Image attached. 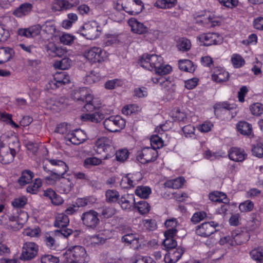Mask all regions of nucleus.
I'll return each mask as SVG.
<instances>
[{"mask_svg":"<svg viewBox=\"0 0 263 263\" xmlns=\"http://www.w3.org/2000/svg\"><path fill=\"white\" fill-rule=\"evenodd\" d=\"M197 40L201 43L200 45L204 46L220 44L222 42L217 33L212 32L201 34L197 37Z\"/></svg>","mask_w":263,"mask_h":263,"instance_id":"obj_11","label":"nucleus"},{"mask_svg":"<svg viewBox=\"0 0 263 263\" xmlns=\"http://www.w3.org/2000/svg\"><path fill=\"white\" fill-rule=\"evenodd\" d=\"M178 66L181 70L189 72H193L195 69L193 62L189 60H179L178 61Z\"/></svg>","mask_w":263,"mask_h":263,"instance_id":"obj_32","label":"nucleus"},{"mask_svg":"<svg viewBox=\"0 0 263 263\" xmlns=\"http://www.w3.org/2000/svg\"><path fill=\"white\" fill-rule=\"evenodd\" d=\"M134 208L137 209L141 214H145L149 212L151 206L146 201L141 200L135 203Z\"/></svg>","mask_w":263,"mask_h":263,"instance_id":"obj_40","label":"nucleus"},{"mask_svg":"<svg viewBox=\"0 0 263 263\" xmlns=\"http://www.w3.org/2000/svg\"><path fill=\"white\" fill-rule=\"evenodd\" d=\"M54 78L60 86L68 84L70 82L69 76L65 72L59 73L56 74Z\"/></svg>","mask_w":263,"mask_h":263,"instance_id":"obj_46","label":"nucleus"},{"mask_svg":"<svg viewBox=\"0 0 263 263\" xmlns=\"http://www.w3.org/2000/svg\"><path fill=\"white\" fill-rule=\"evenodd\" d=\"M70 125L66 123H63L58 125L55 130L56 133L61 134H67Z\"/></svg>","mask_w":263,"mask_h":263,"instance_id":"obj_63","label":"nucleus"},{"mask_svg":"<svg viewBox=\"0 0 263 263\" xmlns=\"http://www.w3.org/2000/svg\"><path fill=\"white\" fill-rule=\"evenodd\" d=\"M14 53L13 50L9 47H2L0 48V64L8 61Z\"/></svg>","mask_w":263,"mask_h":263,"instance_id":"obj_31","label":"nucleus"},{"mask_svg":"<svg viewBox=\"0 0 263 263\" xmlns=\"http://www.w3.org/2000/svg\"><path fill=\"white\" fill-rule=\"evenodd\" d=\"M111 141L107 137H102L97 140L95 143L96 151L98 153L107 151V149H111Z\"/></svg>","mask_w":263,"mask_h":263,"instance_id":"obj_23","label":"nucleus"},{"mask_svg":"<svg viewBox=\"0 0 263 263\" xmlns=\"http://www.w3.org/2000/svg\"><path fill=\"white\" fill-rule=\"evenodd\" d=\"M206 217V214L203 211L195 213L191 218V221L194 224L199 223Z\"/></svg>","mask_w":263,"mask_h":263,"instance_id":"obj_58","label":"nucleus"},{"mask_svg":"<svg viewBox=\"0 0 263 263\" xmlns=\"http://www.w3.org/2000/svg\"><path fill=\"white\" fill-rule=\"evenodd\" d=\"M218 226V223L214 221L206 222L196 227L197 235L203 237H208L215 231V228Z\"/></svg>","mask_w":263,"mask_h":263,"instance_id":"obj_13","label":"nucleus"},{"mask_svg":"<svg viewBox=\"0 0 263 263\" xmlns=\"http://www.w3.org/2000/svg\"><path fill=\"white\" fill-rule=\"evenodd\" d=\"M99 214L95 210H90L84 212L81 216V220L87 228L95 229L100 223Z\"/></svg>","mask_w":263,"mask_h":263,"instance_id":"obj_9","label":"nucleus"},{"mask_svg":"<svg viewBox=\"0 0 263 263\" xmlns=\"http://www.w3.org/2000/svg\"><path fill=\"white\" fill-rule=\"evenodd\" d=\"M129 152L126 149H120L116 153V160L118 161L124 162L128 157Z\"/></svg>","mask_w":263,"mask_h":263,"instance_id":"obj_56","label":"nucleus"},{"mask_svg":"<svg viewBox=\"0 0 263 263\" xmlns=\"http://www.w3.org/2000/svg\"><path fill=\"white\" fill-rule=\"evenodd\" d=\"M69 223V219L67 215L64 213H61L55 217L54 226L60 228L55 231L57 235H63L65 238H68L71 235L73 231L71 229L67 228Z\"/></svg>","mask_w":263,"mask_h":263,"instance_id":"obj_3","label":"nucleus"},{"mask_svg":"<svg viewBox=\"0 0 263 263\" xmlns=\"http://www.w3.org/2000/svg\"><path fill=\"white\" fill-rule=\"evenodd\" d=\"M152 81L155 84H159L165 91L170 93L175 91L176 86L173 78L170 77H158L152 78Z\"/></svg>","mask_w":263,"mask_h":263,"instance_id":"obj_14","label":"nucleus"},{"mask_svg":"<svg viewBox=\"0 0 263 263\" xmlns=\"http://www.w3.org/2000/svg\"><path fill=\"white\" fill-rule=\"evenodd\" d=\"M79 3V0H54L51 9L54 12L63 11L76 6Z\"/></svg>","mask_w":263,"mask_h":263,"instance_id":"obj_15","label":"nucleus"},{"mask_svg":"<svg viewBox=\"0 0 263 263\" xmlns=\"http://www.w3.org/2000/svg\"><path fill=\"white\" fill-rule=\"evenodd\" d=\"M139 235L135 233L130 232V230H127L125 234L121 237V241L125 245H136L138 246L139 243Z\"/></svg>","mask_w":263,"mask_h":263,"instance_id":"obj_25","label":"nucleus"},{"mask_svg":"<svg viewBox=\"0 0 263 263\" xmlns=\"http://www.w3.org/2000/svg\"><path fill=\"white\" fill-rule=\"evenodd\" d=\"M135 194L143 199H146L151 194V189L146 186H138L137 187L135 191Z\"/></svg>","mask_w":263,"mask_h":263,"instance_id":"obj_35","label":"nucleus"},{"mask_svg":"<svg viewBox=\"0 0 263 263\" xmlns=\"http://www.w3.org/2000/svg\"><path fill=\"white\" fill-rule=\"evenodd\" d=\"M135 200L132 195L122 196L119 199L118 203L123 210L130 211L134 208Z\"/></svg>","mask_w":263,"mask_h":263,"instance_id":"obj_21","label":"nucleus"},{"mask_svg":"<svg viewBox=\"0 0 263 263\" xmlns=\"http://www.w3.org/2000/svg\"><path fill=\"white\" fill-rule=\"evenodd\" d=\"M74 37L69 34L64 33L60 37V41L65 45H70L73 42Z\"/></svg>","mask_w":263,"mask_h":263,"instance_id":"obj_61","label":"nucleus"},{"mask_svg":"<svg viewBox=\"0 0 263 263\" xmlns=\"http://www.w3.org/2000/svg\"><path fill=\"white\" fill-rule=\"evenodd\" d=\"M253 154L258 158L263 157V144L261 143L254 145L252 149Z\"/></svg>","mask_w":263,"mask_h":263,"instance_id":"obj_60","label":"nucleus"},{"mask_svg":"<svg viewBox=\"0 0 263 263\" xmlns=\"http://www.w3.org/2000/svg\"><path fill=\"white\" fill-rule=\"evenodd\" d=\"M151 145L152 148H160L163 146V140L157 135L152 136L151 138Z\"/></svg>","mask_w":263,"mask_h":263,"instance_id":"obj_53","label":"nucleus"},{"mask_svg":"<svg viewBox=\"0 0 263 263\" xmlns=\"http://www.w3.org/2000/svg\"><path fill=\"white\" fill-rule=\"evenodd\" d=\"M251 221H250L248 224L250 227L251 230H254L258 228L260 225V217L259 216L255 215L252 218Z\"/></svg>","mask_w":263,"mask_h":263,"instance_id":"obj_62","label":"nucleus"},{"mask_svg":"<svg viewBox=\"0 0 263 263\" xmlns=\"http://www.w3.org/2000/svg\"><path fill=\"white\" fill-rule=\"evenodd\" d=\"M101 77L99 74L93 71H91L85 78V82L88 84H91L98 82L100 80Z\"/></svg>","mask_w":263,"mask_h":263,"instance_id":"obj_43","label":"nucleus"},{"mask_svg":"<svg viewBox=\"0 0 263 263\" xmlns=\"http://www.w3.org/2000/svg\"><path fill=\"white\" fill-rule=\"evenodd\" d=\"M229 73L225 71L219 72L212 75V79L217 82L221 83L226 82L228 80Z\"/></svg>","mask_w":263,"mask_h":263,"instance_id":"obj_44","label":"nucleus"},{"mask_svg":"<svg viewBox=\"0 0 263 263\" xmlns=\"http://www.w3.org/2000/svg\"><path fill=\"white\" fill-rule=\"evenodd\" d=\"M105 118V115L102 111L93 113L85 114L82 116L81 119L84 121H89L93 123L100 122Z\"/></svg>","mask_w":263,"mask_h":263,"instance_id":"obj_27","label":"nucleus"},{"mask_svg":"<svg viewBox=\"0 0 263 263\" xmlns=\"http://www.w3.org/2000/svg\"><path fill=\"white\" fill-rule=\"evenodd\" d=\"M32 5L30 3H23L21 4L13 12V14L17 17L28 14L32 10Z\"/></svg>","mask_w":263,"mask_h":263,"instance_id":"obj_28","label":"nucleus"},{"mask_svg":"<svg viewBox=\"0 0 263 263\" xmlns=\"http://www.w3.org/2000/svg\"><path fill=\"white\" fill-rule=\"evenodd\" d=\"M28 216L26 212L21 210L15 209L13 210V214L9 216L7 221H17L26 222L27 220Z\"/></svg>","mask_w":263,"mask_h":263,"instance_id":"obj_29","label":"nucleus"},{"mask_svg":"<svg viewBox=\"0 0 263 263\" xmlns=\"http://www.w3.org/2000/svg\"><path fill=\"white\" fill-rule=\"evenodd\" d=\"M106 200L107 202L111 203L119 201V194L116 190H108L106 192Z\"/></svg>","mask_w":263,"mask_h":263,"instance_id":"obj_42","label":"nucleus"},{"mask_svg":"<svg viewBox=\"0 0 263 263\" xmlns=\"http://www.w3.org/2000/svg\"><path fill=\"white\" fill-rule=\"evenodd\" d=\"M27 199L24 197H20L14 199L11 202L12 205L13 207L16 208H23L25 205L27 203Z\"/></svg>","mask_w":263,"mask_h":263,"instance_id":"obj_57","label":"nucleus"},{"mask_svg":"<svg viewBox=\"0 0 263 263\" xmlns=\"http://www.w3.org/2000/svg\"><path fill=\"white\" fill-rule=\"evenodd\" d=\"M42 181L40 179H36L33 183L30 184L27 187L26 191L28 193L32 194H36L38 189L41 186Z\"/></svg>","mask_w":263,"mask_h":263,"instance_id":"obj_47","label":"nucleus"},{"mask_svg":"<svg viewBox=\"0 0 263 263\" xmlns=\"http://www.w3.org/2000/svg\"><path fill=\"white\" fill-rule=\"evenodd\" d=\"M163 244L168 251H173L177 246V241L173 238H165Z\"/></svg>","mask_w":263,"mask_h":263,"instance_id":"obj_51","label":"nucleus"},{"mask_svg":"<svg viewBox=\"0 0 263 263\" xmlns=\"http://www.w3.org/2000/svg\"><path fill=\"white\" fill-rule=\"evenodd\" d=\"M163 59L156 54H144L139 60L140 65L147 69L152 70L161 66Z\"/></svg>","mask_w":263,"mask_h":263,"instance_id":"obj_4","label":"nucleus"},{"mask_svg":"<svg viewBox=\"0 0 263 263\" xmlns=\"http://www.w3.org/2000/svg\"><path fill=\"white\" fill-rule=\"evenodd\" d=\"M177 47L180 51H187L191 49V43L187 39L181 37L177 41Z\"/></svg>","mask_w":263,"mask_h":263,"instance_id":"obj_37","label":"nucleus"},{"mask_svg":"<svg viewBox=\"0 0 263 263\" xmlns=\"http://www.w3.org/2000/svg\"><path fill=\"white\" fill-rule=\"evenodd\" d=\"M67 141L74 145H78L84 141L85 136L81 129H76L69 132L65 137Z\"/></svg>","mask_w":263,"mask_h":263,"instance_id":"obj_19","label":"nucleus"},{"mask_svg":"<svg viewBox=\"0 0 263 263\" xmlns=\"http://www.w3.org/2000/svg\"><path fill=\"white\" fill-rule=\"evenodd\" d=\"M41 230L39 228L33 229H27L24 232V234L30 237H37L40 235Z\"/></svg>","mask_w":263,"mask_h":263,"instance_id":"obj_64","label":"nucleus"},{"mask_svg":"<svg viewBox=\"0 0 263 263\" xmlns=\"http://www.w3.org/2000/svg\"><path fill=\"white\" fill-rule=\"evenodd\" d=\"M231 61L235 68L241 67L245 63V61L242 57L237 54L233 55Z\"/></svg>","mask_w":263,"mask_h":263,"instance_id":"obj_49","label":"nucleus"},{"mask_svg":"<svg viewBox=\"0 0 263 263\" xmlns=\"http://www.w3.org/2000/svg\"><path fill=\"white\" fill-rule=\"evenodd\" d=\"M177 0H157L154 6L159 8L166 9L174 6Z\"/></svg>","mask_w":263,"mask_h":263,"instance_id":"obj_41","label":"nucleus"},{"mask_svg":"<svg viewBox=\"0 0 263 263\" xmlns=\"http://www.w3.org/2000/svg\"><path fill=\"white\" fill-rule=\"evenodd\" d=\"M125 121L119 116H112L105 119L104 127L110 132H118L125 126Z\"/></svg>","mask_w":263,"mask_h":263,"instance_id":"obj_5","label":"nucleus"},{"mask_svg":"<svg viewBox=\"0 0 263 263\" xmlns=\"http://www.w3.org/2000/svg\"><path fill=\"white\" fill-rule=\"evenodd\" d=\"M59 258L50 254H46L41 257V263H59Z\"/></svg>","mask_w":263,"mask_h":263,"instance_id":"obj_50","label":"nucleus"},{"mask_svg":"<svg viewBox=\"0 0 263 263\" xmlns=\"http://www.w3.org/2000/svg\"><path fill=\"white\" fill-rule=\"evenodd\" d=\"M123 9L130 15L140 13L144 8V4L141 0H128L127 4L122 6Z\"/></svg>","mask_w":263,"mask_h":263,"instance_id":"obj_16","label":"nucleus"},{"mask_svg":"<svg viewBox=\"0 0 263 263\" xmlns=\"http://www.w3.org/2000/svg\"><path fill=\"white\" fill-rule=\"evenodd\" d=\"M254 203L250 200H246L239 204V209L242 212H250L253 210Z\"/></svg>","mask_w":263,"mask_h":263,"instance_id":"obj_52","label":"nucleus"},{"mask_svg":"<svg viewBox=\"0 0 263 263\" xmlns=\"http://www.w3.org/2000/svg\"><path fill=\"white\" fill-rule=\"evenodd\" d=\"M49 162L51 164L57 166L58 167L51 171V176L53 179L57 180L58 178L63 177L62 176L68 171V167L66 163L61 160L57 159H50Z\"/></svg>","mask_w":263,"mask_h":263,"instance_id":"obj_17","label":"nucleus"},{"mask_svg":"<svg viewBox=\"0 0 263 263\" xmlns=\"http://www.w3.org/2000/svg\"><path fill=\"white\" fill-rule=\"evenodd\" d=\"M115 214V210L112 208L106 207L101 210L100 216L101 218H109Z\"/></svg>","mask_w":263,"mask_h":263,"instance_id":"obj_59","label":"nucleus"},{"mask_svg":"<svg viewBox=\"0 0 263 263\" xmlns=\"http://www.w3.org/2000/svg\"><path fill=\"white\" fill-rule=\"evenodd\" d=\"M57 179L59 181L57 184V188L59 192L61 193H68L73 187V184L70 179L61 177Z\"/></svg>","mask_w":263,"mask_h":263,"instance_id":"obj_24","label":"nucleus"},{"mask_svg":"<svg viewBox=\"0 0 263 263\" xmlns=\"http://www.w3.org/2000/svg\"><path fill=\"white\" fill-rule=\"evenodd\" d=\"M102 162L100 159L96 157H89L85 159L84 161V165L85 167H89L90 166L98 165Z\"/></svg>","mask_w":263,"mask_h":263,"instance_id":"obj_55","label":"nucleus"},{"mask_svg":"<svg viewBox=\"0 0 263 263\" xmlns=\"http://www.w3.org/2000/svg\"><path fill=\"white\" fill-rule=\"evenodd\" d=\"M71 98L78 102L85 103L84 108L87 111H92L99 107V106L95 104L93 96L86 87L74 90L71 93Z\"/></svg>","mask_w":263,"mask_h":263,"instance_id":"obj_1","label":"nucleus"},{"mask_svg":"<svg viewBox=\"0 0 263 263\" xmlns=\"http://www.w3.org/2000/svg\"><path fill=\"white\" fill-rule=\"evenodd\" d=\"M237 130L242 135L249 136L252 132L251 124L246 121H240L236 125Z\"/></svg>","mask_w":263,"mask_h":263,"instance_id":"obj_30","label":"nucleus"},{"mask_svg":"<svg viewBox=\"0 0 263 263\" xmlns=\"http://www.w3.org/2000/svg\"><path fill=\"white\" fill-rule=\"evenodd\" d=\"M16 155L14 147H7L3 142H0V162L3 164H8L12 162Z\"/></svg>","mask_w":263,"mask_h":263,"instance_id":"obj_12","label":"nucleus"},{"mask_svg":"<svg viewBox=\"0 0 263 263\" xmlns=\"http://www.w3.org/2000/svg\"><path fill=\"white\" fill-rule=\"evenodd\" d=\"M155 72L159 77H163L172 71V67L168 65H163V63L161 64V66L159 68H156Z\"/></svg>","mask_w":263,"mask_h":263,"instance_id":"obj_48","label":"nucleus"},{"mask_svg":"<svg viewBox=\"0 0 263 263\" xmlns=\"http://www.w3.org/2000/svg\"><path fill=\"white\" fill-rule=\"evenodd\" d=\"M158 156V152L156 148L146 147L139 152L137 159L141 163L146 164L155 161Z\"/></svg>","mask_w":263,"mask_h":263,"instance_id":"obj_8","label":"nucleus"},{"mask_svg":"<svg viewBox=\"0 0 263 263\" xmlns=\"http://www.w3.org/2000/svg\"><path fill=\"white\" fill-rule=\"evenodd\" d=\"M247 156L243 149L237 147L231 148L229 152V158L234 161L242 162Z\"/></svg>","mask_w":263,"mask_h":263,"instance_id":"obj_22","label":"nucleus"},{"mask_svg":"<svg viewBox=\"0 0 263 263\" xmlns=\"http://www.w3.org/2000/svg\"><path fill=\"white\" fill-rule=\"evenodd\" d=\"M184 181V178L179 177L173 180L167 181L165 182L164 185L168 188L178 189L182 186Z\"/></svg>","mask_w":263,"mask_h":263,"instance_id":"obj_34","label":"nucleus"},{"mask_svg":"<svg viewBox=\"0 0 263 263\" xmlns=\"http://www.w3.org/2000/svg\"><path fill=\"white\" fill-rule=\"evenodd\" d=\"M250 110L253 115L259 116L263 113V104L259 103H254L251 106Z\"/></svg>","mask_w":263,"mask_h":263,"instance_id":"obj_54","label":"nucleus"},{"mask_svg":"<svg viewBox=\"0 0 263 263\" xmlns=\"http://www.w3.org/2000/svg\"><path fill=\"white\" fill-rule=\"evenodd\" d=\"M72 64V61L69 58H64L60 61H57L54 64L55 68L63 70L69 68Z\"/></svg>","mask_w":263,"mask_h":263,"instance_id":"obj_39","label":"nucleus"},{"mask_svg":"<svg viewBox=\"0 0 263 263\" xmlns=\"http://www.w3.org/2000/svg\"><path fill=\"white\" fill-rule=\"evenodd\" d=\"M38 246L33 242H26L23 244L20 259L23 260H30L37 254Z\"/></svg>","mask_w":263,"mask_h":263,"instance_id":"obj_10","label":"nucleus"},{"mask_svg":"<svg viewBox=\"0 0 263 263\" xmlns=\"http://www.w3.org/2000/svg\"><path fill=\"white\" fill-rule=\"evenodd\" d=\"M99 26L96 21L85 23L79 30L80 34L88 40H93L99 36L100 31Z\"/></svg>","mask_w":263,"mask_h":263,"instance_id":"obj_6","label":"nucleus"},{"mask_svg":"<svg viewBox=\"0 0 263 263\" xmlns=\"http://www.w3.org/2000/svg\"><path fill=\"white\" fill-rule=\"evenodd\" d=\"M243 236L242 234L238 233L236 232L231 233V235H228L220 239L219 243L221 245L229 244L231 246L240 245L242 242L241 237Z\"/></svg>","mask_w":263,"mask_h":263,"instance_id":"obj_18","label":"nucleus"},{"mask_svg":"<svg viewBox=\"0 0 263 263\" xmlns=\"http://www.w3.org/2000/svg\"><path fill=\"white\" fill-rule=\"evenodd\" d=\"M34 174L30 170H25L22 172L21 176L18 179V182L21 185H24L30 182Z\"/></svg>","mask_w":263,"mask_h":263,"instance_id":"obj_33","label":"nucleus"},{"mask_svg":"<svg viewBox=\"0 0 263 263\" xmlns=\"http://www.w3.org/2000/svg\"><path fill=\"white\" fill-rule=\"evenodd\" d=\"M234 108V105L230 104L227 102L217 103L214 106V113L216 116L221 114L229 113Z\"/></svg>","mask_w":263,"mask_h":263,"instance_id":"obj_26","label":"nucleus"},{"mask_svg":"<svg viewBox=\"0 0 263 263\" xmlns=\"http://www.w3.org/2000/svg\"><path fill=\"white\" fill-rule=\"evenodd\" d=\"M25 222L17 221H7L5 223H2L6 229L11 231H17L22 228Z\"/></svg>","mask_w":263,"mask_h":263,"instance_id":"obj_38","label":"nucleus"},{"mask_svg":"<svg viewBox=\"0 0 263 263\" xmlns=\"http://www.w3.org/2000/svg\"><path fill=\"white\" fill-rule=\"evenodd\" d=\"M184 250L182 248L178 247L173 249V251H169L170 256V263L176 262L182 256L184 253Z\"/></svg>","mask_w":263,"mask_h":263,"instance_id":"obj_36","label":"nucleus"},{"mask_svg":"<svg viewBox=\"0 0 263 263\" xmlns=\"http://www.w3.org/2000/svg\"><path fill=\"white\" fill-rule=\"evenodd\" d=\"M86 58L90 62L102 63L105 60L107 57L106 52L100 47H93L88 50L85 52Z\"/></svg>","mask_w":263,"mask_h":263,"instance_id":"obj_7","label":"nucleus"},{"mask_svg":"<svg viewBox=\"0 0 263 263\" xmlns=\"http://www.w3.org/2000/svg\"><path fill=\"white\" fill-rule=\"evenodd\" d=\"M252 258L258 261L260 263H263V248H258L250 252Z\"/></svg>","mask_w":263,"mask_h":263,"instance_id":"obj_45","label":"nucleus"},{"mask_svg":"<svg viewBox=\"0 0 263 263\" xmlns=\"http://www.w3.org/2000/svg\"><path fill=\"white\" fill-rule=\"evenodd\" d=\"M128 23L131 27L132 31L134 33L144 34L148 31V29L146 26L134 18H130Z\"/></svg>","mask_w":263,"mask_h":263,"instance_id":"obj_20","label":"nucleus"},{"mask_svg":"<svg viewBox=\"0 0 263 263\" xmlns=\"http://www.w3.org/2000/svg\"><path fill=\"white\" fill-rule=\"evenodd\" d=\"M65 255L69 258L71 263H85L88 261L85 249L82 246L70 247L66 251Z\"/></svg>","mask_w":263,"mask_h":263,"instance_id":"obj_2","label":"nucleus"}]
</instances>
